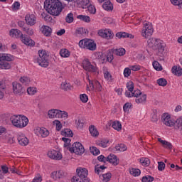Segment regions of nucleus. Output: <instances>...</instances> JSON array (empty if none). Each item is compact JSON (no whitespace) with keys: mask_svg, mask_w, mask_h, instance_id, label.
<instances>
[{"mask_svg":"<svg viewBox=\"0 0 182 182\" xmlns=\"http://www.w3.org/2000/svg\"><path fill=\"white\" fill-rule=\"evenodd\" d=\"M44 8H46L48 14L53 15V16H59L65 9V6L59 0H46Z\"/></svg>","mask_w":182,"mask_h":182,"instance_id":"obj_1","label":"nucleus"},{"mask_svg":"<svg viewBox=\"0 0 182 182\" xmlns=\"http://www.w3.org/2000/svg\"><path fill=\"white\" fill-rule=\"evenodd\" d=\"M148 48L152 49V50H157L156 55L163 58L164 56V49L166 44L161 42L160 39L156 38H149L147 41Z\"/></svg>","mask_w":182,"mask_h":182,"instance_id":"obj_2","label":"nucleus"},{"mask_svg":"<svg viewBox=\"0 0 182 182\" xmlns=\"http://www.w3.org/2000/svg\"><path fill=\"white\" fill-rule=\"evenodd\" d=\"M10 120L13 126L18 129H23L29 123V119L25 115H13L10 117Z\"/></svg>","mask_w":182,"mask_h":182,"instance_id":"obj_3","label":"nucleus"},{"mask_svg":"<svg viewBox=\"0 0 182 182\" xmlns=\"http://www.w3.org/2000/svg\"><path fill=\"white\" fill-rule=\"evenodd\" d=\"M77 176L72 178V182H90V179L87 178L89 171L85 168H77Z\"/></svg>","mask_w":182,"mask_h":182,"instance_id":"obj_4","label":"nucleus"},{"mask_svg":"<svg viewBox=\"0 0 182 182\" xmlns=\"http://www.w3.org/2000/svg\"><path fill=\"white\" fill-rule=\"evenodd\" d=\"M34 59L41 68H48L49 66V55L45 50H38V57H34Z\"/></svg>","mask_w":182,"mask_h":182,"instance_id":"obj_5","label":"nucleus"},{"mask_svg":"<svg viewBox=\"0 0 182 182\" xmlns=\"http://www.w3.org/2000/svg\"><path fill=\"white\" fill-rule=\"evenodd\" d=\"M14 60V56L10 54L0 53V69H11V63Z\"/></svg>","mask_w":182,"mask_h":182,"instance_id":"obj_6","label":"nucleus"},{"mask_svg":"<svg viewBox=\"0 0 182 182\" xmlns=\"http://www.w3.org/2000/svg\"><path fill=\"white\" fill-rule=\"evenodd\" d=\"M125 96L127 97H136L135 102L138 105L140 103H146L147 99V95H141V92L139 90H134L132 94H130V92H125Z\"/></svg>","mask_w":182,"mask_h":182,"instance_id":"obj_7","label":"nucleus"},{"mask_svg":"<svg viewBox=\"0 0 182 182\" xmlns=\"http://www.w3.org/2000/svg\"><path fill=\"white\" fill-rule=\"evenodd\" d=\"M80 48L88 49V50H96V43L92 39L85 38L79 42Z\"/></svg>","mask_w":182,"mask_h":182,"instance_id":"obj_8","label":"nucleus"},{"mask_svg":"<svg viewBox=\"0 0 182 182\" xmlns=\"http://www.w3.org/2000/svg\"><path fill=\"white\" fill-rule=\"evenodd\" d=\"M68 150L70 153H75L78 156H81V154L85 153V147H83L80 142H75L71 147L68 148Z\"/></svg>","mask_w":182,"mask_h":182,"instance_id":"obj_9","label":"nucleus"},{"mask_svg":"<svg viewBox=\"0 0 182 182\" xmlns=\"http://www.w3.org/2000/svg\"><path fill=\"white\" fill-rule=\"evenodd\" d=\"M82 68L84 70L90 72V73H96V72H97V67L96 65H92V63H90L87 58L82 61Z\"/></svg>","mask_w":182,"mask_h":182,"instance_id":"obj_10","label":"nucleus"},{"mask_svg":"<svg viewBox=\"0 0 182 182\" xmlns=\"http://www.w3.org/2000/svg\"><path fill=\"white\" fill-rule=\"evenodd\" d=\"M144 25V26L142 29L141 35L143 38H147L149 36H151V35H153L154 29L153 28V26L149 23H146Z\"/></svg>","mask_w":182,"mask_h":182,"instance_id":"obj_11","label":"nucleus"},{"mask_svg":"<svg viewBox=\"0 0 182 182\" xmlns=\"http://www.w3.org/2000/svg\"><path fill=\"white\" fill-rule=\"evenodd\" d=\"M13 92L14 95H18V96H22L25 92V87H22V85L19 82H13Z\"/></svg>","mask_w":182,"mask_h":182,"instance_id":"obj_12","label":"nucleus"},{"mask_svg":"<svg viewBox=\"0 0 182 182\" xmlns=\"http://www.w3.org/2000/svg\"><path fill=\"white\" fill-rule=\"evenodd\" d=\"M90 2V1L89 0H87V4H78V5L80 6H82V9H86V8H87L88 12L92 14V15H95V14H96V7H95L94 5L89 4Z\"/></svg>","mask_w":182,"mask_h":182,"instance_id":"obj_13","label":"nucleus"},{"mask_svg":"<svg viewBox=\"0 0 182 182\" xmlns=\"http://www.w3.org/2000/svg\"><path fill=\"white\" fill-rule=\"evenodd\" d=\"M48 156L53 160H61L62 159V154H60V151L56 150H51L48 151Z\"/></svg>","mask_w":182,"mask_h":182,"instance_id":"obj_14","label":"nucleus"},{"mask_svg":"<svg viewBox=\"0 0 182 182\" xmlns=\"http://www.w3.org/2000/svg\"><path fill=\"white\" fill-rule=\"evenodd\" d=\"M26 23L30 25V26H33L36 23V16L34 14H27L25 16Z\"/></svg>","mask_w":182,"mask_h":182,"instance_id":"obj_15","label":"nucleus"},{"mask_svg":"<svg viewBox=\"0 0 182 182\" xmlns=\"http://www.w3.org/2000/svg\"><path fill=\"white\" fill-rule=\"evenodd\" d=\"M9 33L11 38H19L20 39H22V38L24 36L21 30L15 28L10 30Z\"/></svg>","mask_w":182,"mask_h":182,"instance_id":"obj_16","label":"nucleus"},{"mask_svg":"<svg viewBox=\"0 0 182 182\" xmlns=\"http://www.w3.org/2000/svg\"><path fill=\"white\" fill-rule=\"evenodd\" d=\"M21 41L23 43H24V45H26L27 46H35V41L31 39V38H29L28 36H23Z\"/></svg>","mask_w":182,"mask_h":182,"instance_id":"obj_17","label":"nucleus"},{"mask_svg":"<svg viewBox=\"0 0 182 182\" xmlns=\"http://www.w3.org/2000/svg\"><path fill=\"white\" fill-rule=\"evenodd\" d=\"M106 161H109L113 164V166H117L119 164V159H117V156L113 154H110L107 158Z\"/></svg>","mask_w":182,"mask_h":182,"instance_id":"obj_18","label":"nucleus"},{"mask_svg":"<svg viewBox=\"0 0 182 182\" xmlns=\"http://www.w3.org/2000/svg\"><path fill=\"white\" fill-rule=\"evenodd\" d=\"M60 89L65 92H69V90H73V86H72L70 82L65 80L61 83Z\"/></svg>","mask_w":182,"mask_h":182,"instance_id":"obj_19","label":"nucleus"},{"mask_svg":"<svg viewBox=\"0 0 182 182\" xmlns=\"http://www.w3.org/2000/svg\"><path fill=\"white\" fill-rule=\"evenodd\" d=\"M17 140L21 146H28L29 144V139L24 135H19Z\"/></svg>","mask_w":182,"mask_h":182,"instance_id":"obj_20","label":"nucleus"},{"mask_svg":"<svg viewBox=\"0 0 182 182\" xmlns=\"http://www.w3.org/2000/svg\"><path fill=\"white\" fill-rule=\"evenodd\" d=\"M69 117V114L66 111H62L57 109L55 118L57 119H68Z\"/></svg>","mask_w":182,"mask_h":182,"instance_id":"obj_21","label":"nucleus"},{"mask_svg":"<svg viewBox=\"0 0 182 182\" xmlns=\"http://www.w3.org/2000/svg\"><path fill=\"white\" fill-rule=\"evenodd\" d=\"M41 31L44 36H50L52 35V28L48 26H43L41 28Z\"/></svg>","mask_w":182,"mask_h":182,"instance_id":"obj_22","label":"nucleus"},{"mask_svg":"<svg viewBox=\"0 0 182 182\" xmlns=\"http://www.w3.org/2000/svg\"><path fill=\"white\" fill-rule=\"evenodd\" d=\"M116 37L118 38V39H122V38H130L131 39H133V38H134V36L126 32H118L116 33Z\"/></svg>","mask_w":182,"mask_h":182,"instance_id":"obj_23","label":"nucleus"},{"mask_svg":"<svg viewBox=\"0 0 182 182\" xmlns=\"http://www.w3.org/2000/svg\"><path fill=\"white\" fill-rule=\"evenodd\" d=\"M102 8L103 9H105V11H113V4H112V1H110L109 0H107L102 4Z\"/></svg>","mask_w":182,"mask_h":182,"instance_id":"obj_24","label":"nucleus"},{"mask_svg":"<svg viewBox=\"0 0 182 182\" xmlns=\"http://www.w3.org/2000/svg\"><path fill=\"white\" fill-rule=\"evenodd\" d=\"M171 72L175 76L182 75V68L180 66L174 65L171 69Z\"/></svg>","mask_w":182,"mask_h":182,"instance_id":"obj_25","label":"nucleus"},{"mask_svg":"<svg viewBox=\"0 0 182 182\" xmlns=\"http://www.w3.org/2000/svg\"><path fill=\"white\" fill-rule=\"evenodd\" d=\"M36 132L41 136V137H48L49 136V131H48L46 129H42L41 127H38L36 129Z\"/></svg>","mask_w":182,"mask_h":182,"instance_id":"obj_26","label":"nucleus"},{"mask_svg":"<svg viewBox=\"0 0 182 182\" xmlns=\"http://www.w3.org/2000/svg\"><path fill=\"white\" fill-rule=\"evenodd\" d=\"M89 130L91 136H93V137H97V136H99V132L97 131L95 125H91L89 127Z\"/></svg>","mask_w":182,"mask_h":182,"instance_id":"obj_27","label":"nucleus"},{"mask_svg":"<svg viewBox=\"0 0 182 182\" xmlns=\"http://www.w3.org/2000/svg\"><path fill=\"white\" fill-rule=\"evenodd\" d=\"M61 134L65 137H73V132L70 129H65L61 132Z\"/></svg>","mask_w":182,"mask_h":182,"instance_id":"obj_28","label":"nucleus"},{"mask_svg":"<svg viewBox=\"0 0 182 182\" xmlns=\"http://www.w3.org/2000/svg\"><path fill=\"white\" fill-rule=\"evenodd\" d=\"M107 167L105 166V165L99 166V164H97L95 166V174H100V171H103V170H106Z\"/></svg>","mask_w":182,"mask_h":182,"instance_id":"obj_29","label":"nucleus"},{"mask_svg":"<svg viewBox=\"0 0 182 182\" xmlns=\"http://www.w3.org/2000/svg\"><path fill=\"white\" fill-rule=\"evenodd\" d=\"M127 89H128V91L126 92H129L130 95L134 93V83H133V81H129L127 83Z\"/></svg>","mask_w":182,"mask_h":182,"instance_id":"obj_30","label":"nucleus"},{"mask_svg":"<svg viewBox=\"0 0 182 182\" xmlns=\"http://www.w3.org/2000/svg\"><path fill=\"white\" fill-rule=\"evenodd\" d=\"M129 173L132 176H134V177H139V176L141 174V171L139 168H132L130 169Z\"/></svg>","mask_w":182,"mask_h":182,"instance_id":"obj_31","label":"nucleus"},{"mask_svg":"<svg viewBox=\"0 0 182 182\" xmlns=\"http://www.w3.org/2000/svg\"><path fill=\"white\" fill-rule=\"evenodd\" d=\"M112 127L114 129V130L120 132V130H122V123L119 121H114L112 122Z\"/></svg>","mask_w":182,"mask_h":182,"instance_id":"obj_32","label":"nucleus"},{"mask_svg":"<svg viewBox=\"0 0 182 182\" xmlns=\"http://www.w3.org/2000/svg\"><path fill=\"white\" fill-rule=\"evenodd\" d=\"M60 55L61 58H69L70 56V52L66 48L61 49L60 50Z\"/></svg>","mask_w":182,"mask_h":182,"instance_id":"obj_33","label":"nucleus"},{"mask_svg":"<svg viewBox=\"0 0 182 182\" xmlns=\"http://www.w3.org/2000/svg\"><path fill=\"white\" fill-rule=\"evenodd\" d=\"M56 113H58V109H50L48 112L49 119H55L56 118Z\"/></svg>","mask_w":182,"mask_h":182,"instance_id":"obj_34","label":"nucleus"},{"mask_svg":"<svg viewBox=\"0 0 182 182\" xmlns=\"http://www.w3.org/2000/svg\"><path fill=\"white\" fill-rule=\"evenodd\" d=\"M116 151H126L127 150V147L124 144H120L115 146Z\"/></svg>","mask_w":182,"mask_h":182,"instance_id":"obj_35","label":"nucleus"},{"mask_svg":"<svg viewBox=\"0 0 182 182\" xmlns=\"http://www.w3.org/2000/svg\"><path fill=\"white\" fill-rule=\"evenodd\" d=\"M114 53L117 56H124L126 53V50L124 48H119L114 50Z\"/></svg>","mask_w":182,"mask_h":182,"instance_id":"obj_36","label":"nucleus"},{"mask_svg":"<svg viewBox=\"0 0 182 182\" xmlns=\"http://www.w3.org/2000/svg\"><path fill=\"white\" fill-rule=\"evenodd\" d=\"M112 178V173L108 172L107 173L102 174V181L103 182H109Z\"/></svg>","mask_w":182,"mask_h":182,"instance_id":"obj_37","label":"nucleus"},{"mask_svg":"<svg viewBox=\"0 0 182 182\" xmlns=\"http://www.w3.org/2000/svg\"><path fill=\"white\" fill-rule=\"evenodd\" d=\"M156 83L159 85V86H162L164 87L165 86H167V80L165 78H159L157 80Z\"/></svg>","mask_w":182,"mask_h":182,"instance_id":"obj_38","label":"nucleus"},{"mask_svg":"<svg viewBox=\"0 0 182 182\" xmlns=\"http://www.w3.org/2000/svg\"><path fill=\"white\" fill-rule=\"evenodd\" d=\"M153 68L155 69V70L161 71L163 70V67L160 63H158V61H154L152 63Z\"/></svg>","mask_w":182,"mask_h":182,"instance_id":"obj_39","label":"nucleus"},{"mask_svg":"<svg viewBox=\"0 0 182 182\" xmlns=\"http://www.w3.org/2000/svg\"><path fill=\"white\" fill-rule=\"evenodd\" d=\"M141 181L142 182H153V181H154V177H153L150 175H147V176L142 177Z\"/></svg>","mask_w":182,"mask_h":182,"instance_id":"obj_40","label":"nucleus"},{"mask_svg":"<svg viewBox=\"0 0 182 182\" xmlns=\"http://www.w3.org/2000/svg\"><path fill=\"white\" fill-rule=\"evenodd\" d=\"M77 19H80V21H82L83 22L89 23L90 22V17L88 16L85 15H79L77 16Z\"/></svg>","mask_w":182,"mask_h":182,"instance_id":"obj_41","label":"nucleus"},{"mask_svg":"<svg viewBox=\"0 0 182 182\" xmlns=\"http://www.w3.org/2000/svg\"><path fill=\"white\" fill-rule=\"evenodd\" d=\"M75 21V18L73 17V13H69L66 17H65V21L67 23H72Z\"/></svg>","mask_w":182,"mask_h":182,"instance_id":"obj_42","label":"nucleus"},{"mask_svg":"<svg viewBox=\"0 0 182 182\" xmlns=\"http://www.w3.org/2000/svg\"><path fill=\"white\" fill-rule=\"evenodd\" d=\"M139 162L141 163V164H142V166H145L146 167H148V166H150V159L147 158H141L139 160Z\"/></svg>","mask_w":182,"mask_h":182,"instance_id":"obj_43","label":"nucleus"},{"mask_svg":"<svg viewBox=\"0 0 182 182\" xmlns=\"http://www.w3.org/2000/svg\"><path fill=\"white\" fill-rule=\"evenodd\" d=\"M173 5L178 6V9H182V0H171Z\"/></svg>","mask_w":182,"mask_h":182,"instance_id":"obj_44","label":"nucleus"},{"mask_svg":"<svg viewBox=\"0 0 182 182\" xmlns=\"http://www.w3.org/2000/svg\"><path fill=\"white\" fill-rule=\"evenodd\" d=\"M90 150L93 156H98V154H100V150L95 146L90 147Z\"/></svg>","mask_w":182,"mask_h":182,"instance_id":"obj_45","label":"nucleus"},{"mask_svg":"<svg viewBox=\"0 0 182 182\" xmlns=\"http://www.w3.org/2000/svg\"><path fill=\"white\" fill-rule=\"evenodd\" d=\"M53 124H55V129L57 132H59L62 129L63 125L62 123H60V121L56 119L53 122Z\"/></svg>","mask_w":182,"mask_h":182,"instance_id":"obj_46","label":"nucleus"},{"mask_svg":"<svg viewBox=\"0 0 182 182\" xmlns=\"http://www.w3.org/2000/svg\"><path fill=\"white\" fill-rule=\"evenodd\" d=\"M98 35L99 36H101V38H107V29H101L98 31Z\"/></svg>","mask_w":182,"mask_h":182,"instance_id":"obj_47","label":"nucleus"},{"mask_svg":"<svg viewBox=\"0 0 182 182\" xmlns=\"http://www.w3.org/2000/svg\"><path fill=\"white\" fill-rule=\"evenodd\" d=\"M169 119H171V117L168 113L163 114L161 116V121L164 124L166 123V122H168Z\"/></svg>","mask_w":182,"mask_h":182,"instance_id":"obj_48","label":"nucleus"},{"mask_svg":"<svg viewBox=\"0 0 182 182\" xmlns=\"http://www.w3.org/2000/svg\"><path fill=\"white\" fill-rule=\"evenodd\" d=\"M62 140L65 143L64 147H66L68 150H69V147H71V146H69L70 145V139L63 137Z\"/></svg>","mask_w":182,"mask_h":182,"instance_id":"obj_49","label":"nucleus"},{"mask_svg":"<svg viewBox=\"0 0 182 182\" xmlns=\"http://www.w3.org/2000/svg\"><path fill=\"white\" fill-rule=\"evenodd\" d=\"M20 82L23 85H29L31 82V79H29L28 77H21L20 78Z\"/></svg>","mask_w":182,"mask_h":182,"instance_id":"obj_50","label":"nucleus"},{"mask_svg":"<svg viewBox=\"0 0 182 182\" xmlns=\"http://www.w3.org/2000/svg\"><path fill=\"white\" fill-rule=\"evenodd\" d=\"M42 18H44V21L46 22H51L52 21V16L49 14H46V13L41 14Z\"/></svg>","mask_w":182,"mask_h":182,"instance_id":"obj_51","label":"nucleus"},{"mask_svg":"<svg viewBox=\"0 0 182 182\" xmlns=\"http://www.w3.org/2000/svg\"><path fill=\"white\" fill-rule=\"evenodd\" d=\"M80 99L82 103H87V100H89V97L86 94H81L80 95Z\"/></svg>","mask_w":182,"mask_h":182,"instance_id":"obj_52","label":"nucleus"},{"mask_svg":"<svg viewBox=\"0 0 182 182\" xmlns=\"http://www.w3.org/2000/svg\"><path fill=\"white\" fill-rule=\"evenodd\" d=\"M95 89L97 92H102V85L97 80H95Z\"/></svg>","mask_w":182,"mask_h":182,"instance_id":"obj_53","label":"nucleus"},{"mask_svg":"<svg viewBox=\"0 0 182 182\" xmlns=\"http://www.w3.org/2000/svg\"><path fill=\"white\" fill-rule=\"evenodd\" d=\"M113 36H114V34L113 33V32H112V30L110 29H107V37H105V39H113Z\"/></svg>","mask_w":182,"mask_h":182,"instance_id":"obj_54","label":"nucleus"},{"mask_svg":"<svg viewBox=\"0 0 182 182\" xmlns=\"http://www.w3.org/2000/svg\"><path fill=\"white\" fill-rule=\"evenodd\" d=\"M50 177L53 178V180H59V171L52 172Z\"/></svg>","mask_w":182,"mask_h":182,"instance_id":"obj_55","label":"nucleus"},{"mask_svg":"<svg viewBox=\"0 0 182 182\" xmlns=\"http://www.w3.org/2000/svg\"><path fill=\"white\" fill-rule=\"evenodd\" d=\"M23 31L27 33V35H29L30 36H32L33 35V29L32 28H28L26 27L23 28Z\"/></svg>","mask_w":182,"mask_h":182,"instance_id":"obj_56","label":"nucleus"},{"mask_svg":"<svg viewBox=\"0 0 182 182\" xmlns=\"http://www.w3.org/2000/svg\"><path fill=\"white\" fill-rule=\"evenodd\" d=\"M89 86L87 85V90H95V80L92 81L89 80Z\"/></svg>","mask_w":182,"mask_h":182,"instance_id":"obj_57","label":"nucleus"},{"mask_svg":"<svg viewBox=\"0 0 182 182\" xmlns=\"http://www.w3.org/2000/svg\"><path fill=\"white\" fill-rule=\"evenodd\" d=\"M166 168V164L163 161L158 162V170L159 171H163Z\"/></svg>","mask_w":182,"mask_h":182,"instance_id":"obj_58","label":"nucleus"},{"mask_svg":"<svg viewBox=\"0 0 182 182\" xmlns=\"http://www.w3.org/2000/svg\"><path fill=\"white\" fill-rule=\"evenodd\" d=\"M130 75H132V70L129 68H126L124 70V77H129V76H130Z\"/></svg>","mask_w":182,"mask_h":182,"instance_id":"obj_59","label":"nucleus"},{"mask_svg":"<svg viewBox=\"0 0 182 182\" xmlns=\"http://www.w3.org/2000/svg\"><path fill=\"white\" fill-rule=\"evenodd\" d=\"M21 7V4L19 1H15L12 5V10L13 11H18L19 8Z\"/></svg>","mask_w":182,"mask_h":182,"instance_id":"obj_60","label":"nucleus"},{"mask_svg":"<svg viewBox=\"0 0 182 182\" xmlns=\"http://www.w3.org/2000/svg\"><path fill=\"white\" fill-rule=\"evenodd\" d=\"M176 127H178V129H181V127H182V117H181L176 119Z\"/></svg>","mask_w":182,"mask_h":182,"instance_id":"obj_61","label":"nucleus"},{"mask_svg":"<svg viewBox=\"0 0 182 182\" xmlns=\"http://www.w3.org/2000/svg\"><path fill=\"white\" fill-rule=\"evenodd\" d=\"M109 143V140L107 139H104L102 141H101V143L99 144V146H100L101 147H107V144Z\"/></svg>","mask_w":182,"mask_h":182,"instance_id":"obj_62","label":"nucleus"},{"mask_svg":"<svg viewBox=\"0 0 182 182\" xmlns=\"http://www.w3.org/2000/svg\"><path fill=\"white\" fill-rule=\"evenodd\" d=\"M42 176H41L40 173H38L37 176L33 179L31 182H41Z\"/></svg>","mask_w":182,"mask_h":182,"instance_id":"obj_63","label":"nucleus"},{"mask_svg":"<svg viewBox=\"0 0 182 182\" xmlns=\"http://www.w3.org/2000/svg\"><path fill=\"white\" fill-rule=\"evenodd\" d=\"M27 93L29 95H35V93H36V90L33 87H28L27 89Z\"/></svg>","mask_w":182,"mask_h":182,"instance_id":"obj_64","label":"nucleus"}]
</instances>
